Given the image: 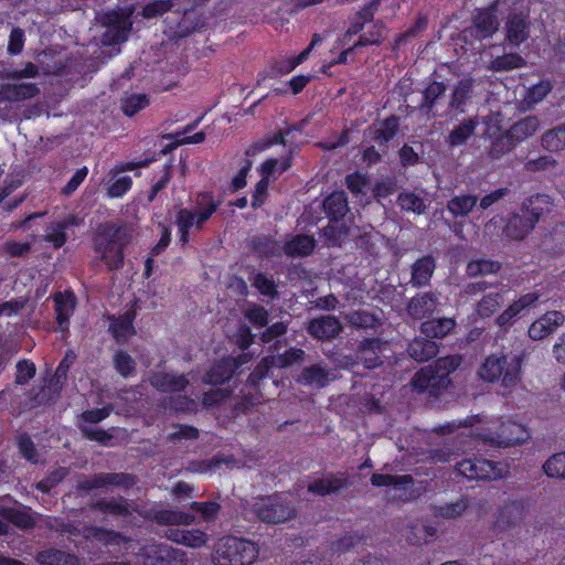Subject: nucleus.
<instances>
[{
    "mask_svg": "<svg viewBox=\"0 0 565 565\" xmlns=\"http://www.w3.org/2000/svg\"><path fill=\"white\" fill-rule=\"evenodd\" d=\"M134 230L124 221L105 222L98 225L94 236V250L109 271L124 266L125 249L131 243Z\"/></svg>",
    "mask_w": 565,
    "mask_h": 565,
    "instance_id": "1",
    "label": "nucleus"
},
{
    "mask_svg": "<svg viewBox=\"0 0 565 565\" xmlns=\"http://www.w3.org/2000/svg\"><path fill=\"white\" fill-rule=\"evenodd\" d=\"M525 353L499 351L489 354L478 370V376L486 383L501 381L504 388H513L521 382Z\"/></svg>",
    "mask_w": 565,
    "mask_h": 565,
    "instance_id": "2",
    "label": "nucleus"
},
{
    "mask_svg": "<svg viewBox=\"0 0 565 565\" xmlns=\"http://www.w3.org/2000/svg\"><path fill=\"white\" fill-rule=\"evenodd\" d=\"M554 204L548 194L537 193L525 199L519 213H512L504 226L507 237L524 239L539 223L541 217L552 212Z\"/></svg>",
    "mask_w": 565,
    "mask_h": 565,
    "instance_id": "3",
    "label": "nucleus"
},
{
    "mask_svg": "<svg viewBox=\"0 0 565 565\" xmlns=\"http://www.w3.org/2000/svg\"><path fill=\"white\" fill-rule=\"evenodd\" d=\"M259 555L258 545L245 537L227 535L218 540L213 562L215 565H252Z\"/></svg>",
    "mask_w": 565,
    "mask_h": 565,
    "instance_id": "4",
    "label": "nucleus"
},
{
    "mask_svg": "<svg viewBox=\"0 0 565 565\" xmlns=\"http://www.w3.org/2000/svg\"><path fill=\"white\" fill-rule=\"evenodd\" d=\"M253 512L264 523L280 524L296 516V509L280 493L259 497L253 504Z\"/></svg>",
    "mask_w": 565,
    "mask_h": 565,
    "instance_id": "5",
    "label": "nucleus"
},
{
    "mask_svg": "<svg viewBox=\"0 0 565 565\" xmlns=\"http://www.w3.org/2000/svg\"><path fill=\"white\" fill-rule=\"evenodd\" d=\"M477 436L484 445L500 448L525 443L530 433L524 425L509 419L500 420L493 428L489 427Z\"/></svg>",
    "mask_w": 565,
    "mask_h": 565,
    "instance_id": "6",
    "label": "nucleus"
},
{
    "mask_svg": "<svg viewBox=\"0 0 565 565\" xmlns=\"http://www.w3.org/2000/svg\"><path fill=\"white\" fill-rule=\"evenodd\" d=\"M498 11V0L492 1L484 8L476 9L471 19V26L461 32L463 42L468 43L469 38H475L479 42L491 39L500 26Z\"/></svg>",
    "mask_w": 565,
    "mask_h": 565,
    "instance_id": "7",
    "label": "nucleus"
},
{
    "mask_svg": "<svg viewBox=\"0 0 565 565\" xmlns=\"http://www.w3.org/2000/svg\"><path fill=\"white\" fill-rule=\"evenodd\" d=\"M456 470L467 479L476 481L499 480L503 478L504 472V468L500 462L476 456L458 461Z\"/></svg>",
    "mask_w": 565,
    "mask_h": 565,
    "instance_id": "8",
    "label": "nucleus"
},
{
    "mask_svg": "<svg viewBox=\"0 0 565 565\" xmlns=\"http://www.w3.org/2000/svg\"><path fill=\"white\" fill-rule=\"evenodd\" d=\"M541 298L540 291H531L521 295L512 303H510L499 316L494 322L501 330H509L518 319L525 316L530 309L534 308Z\"/></svg>",
    "mask_w": 565,
    "mask_h": 565,
    "instance_id": "9",
    "label": "nucleus"
},
{
    "mask_svg": "<svg viewBox=\"0 0 565 565\" xmlns=\"http://www.w3.org/2000/svg\"><path fill=\"white\" fill-rule=\"evenodd\" d=\"M70 534H77L79 531L72 525L65 530ZM81 535L89 542H96L104 547H120L128 542V539L118 531L106 529L98 525H85L81 530Z\"/></svg>",
    "mask_w": 565,
    "mask_h": 565,
    "instance_id": "10",
    "label": "nucleus"
},
{
    "mask_svg": "<svg viewBox=\"0 0 565 565\" xmlns=\"http://www.w3.org/2000/svg\"><path fill=\"white\" fill-rule=\"evenodd\" d=\"M146 565H185V553L167 544H149L143 547Z\"/></svg>",
    "mask_w": 565,
    "mask_h": 565,
    "instance_id": "11",
    "label": "nucleus"
},
{
    "mask_svg": "<svg viewBox=\"0 0 565 565\" xmlns=\"http://www.w3.org/2000/svg\"><path fill=\"white\" fill-rule=\"evenodd\" d=\"M351 486L350 477L347 472H330L327 478L312 480L307 491L318 497H326L339 493Z\"/></svg>",
    "mask_w": 565,
    "mask_h": 565,
    "instance_id": "12",
    "label": "nucleus"
},
{
    "mask_svg": "<svg viewBox=\"0 0 565 565\" xmlns=\"http://www.w3.org/2000/svg\"><path fill=\"white\" fill-rule=\"evenodd\" d=\"M53 302L57 330L62 333H68L71 318L77 305L76 297L72 290L57 291L53 295Z\"/></svg>",
    "mask_w": 565,
    "mask_h": 565,
    "instance_id": "13",
    "label": "nucleus"
},
{
    "mask_svg": "<svg viewBox=\"0 0 565 565\" xmlns=\"http://www.w3.org/2000/svg\"><path fill=\"white\" fill-rule=\"evenodd\" d=\"M524 502L523 500H508L498 510L497 519L493 523L495 533L514 529L523 519Z\"/></svg>",
    "mask_w": 565,
    "mask_h": 565,
    "instance_id": "14",
    "label": "nucleus"
},
{
    "mask_svg": "<svg viewBox=\"0 0 565 565\" xmlns=\"http://www.w3.org/2000/svg\"><path fill=\"white\" fill-rule=\"evenodd\" d=\"M383 347L380 338H364L356 345L355 356L365 369L374 370L383 363Z\"/></svg>",
    "mask_w": 565,
    "mask_h": 565,
    "instance_id": "15",
    "label": "nucleus"
},
{
    "mask_svg": "<svg viewBox=\"0 0 565 565\" xmlns=\"http://www.w3.org/2000/svg\"><path fill=\"white\" fill-rule=\"evenodd\" d=\"M438 294L434 291L417 292L406 303V312L414 320L430 317L437 309Z\"/></svg>",
    "mask_w": 565,
    "mask_h": 565,
    "instance_id": "16",
    "label": "nucleus"
},
{
    "mask_svg": "<svg viewBox=\"0 0 565 565\" xmlns=\"http://www.w3.org/2000/svg\"><path fill=\"white\" fill-rule=\"evenodd\" d=\"M436 259L433 255H424L411 265V278L407 282L412 288L422 289L430 285L436 270Z\"/></svg>",
    "mask_w": 565,
    "mask_h": 565,
    "instance_id": "17",
    "label": "nucleus"
},
{
    "mask_svg": "<svg viewBox=\"0 0 565 565\" xmlns=\"http://www.w3.org/2000/svg\"><path fill=\"white\" fill-rule=\"evenodd\" d=\"M110 321L108 332L118 344H125L130 337L136 334L134 321L136 319L135 310H127L122 315H108Z\"/></svg>",
    "mask_w": 565,
    "mask_h": 565,
    "instance_id": "18",
    "label": "nucleus"
},
{
    "mask_svg": "<svg viewBox=\"0 0 565 565\" xmlns=\"http://www.w3.org/2000/svg\"><path fill=\"white\" fill-rule=\"evenodd\" d=\"M341 321L334 316H321L309 321L307 331L318 340H332L342 331Z\"/></svg>",
    "mask_w": 565,
    "mask_h": 565,
    "instance_id": "19",
    "label": "nucleus"
},
{
    "mask_svg": "<svg viewBox=\"0 0 565 565\" xmlns=\"http://www.w3.org/2000/svg\"><path fill=\"white\" fill-rule=\"evenodd\" d=\"M505 40L513 46H519L530 35V23L527 15L522 12L509 13L505 25Z\"/></svg>",
    "mask_w": 565,
    "mask_h": 565,
    "instance_id": "20",
    "label": "nucleus"
},
{
    "mask_svg": "<svg viewBox=\"0 0 565 565\" xmlns=\"http://www.w3.org/2000/svg\"><path fill=\"white\" fill-rule=\"evenodd\" d=\"M564 321L565 316L561 311H547L531 323L527 334L532 340H542L553 333Z\"/></svg>",
    "mask_w": 565,
    "mask_h": 565,
    "instance_id": "21",
    "label": "nucleus"
},
{
    "mask_svg": "<svg viewBox=\"0 0 565 565\" xmlns=\"http://www.w3.org/2000/svg\"><path fill=\"white\" fill-rule=\"evenodd\" d=\"M151 386L161 393H180L189 385L185 374H173L169 372H154L149 380Z\"/></svg>",
    "mask_w": 565,
    "mask_h": 565,
    "instance_id": "22",
    "label": "nucleus"
},
{
    "mask_svg": "<svg viewBox=\"0 0 565 565\" xmlns=\"http://www.w3.org/2000/svg\"><path fill=\"white\" fill-rule=\"evenodd\" d=\"M40 94V88L35 83H1L0 103H18L32 99Z\"/></svg>",
    "mask_w": 565,
    "mask_h": 565,
    "instance_id": "23",
    "label": "nucleus"
},
{
    "mask_svg": "<svg viewBox=\"0 0 565 565\" xmlns=\"http://www.w3.org/2000/svg\"><path fill=\"white\" fill-rule=\"evenodd\" d=\"M236 373V364L233 356H225L214 362L203 375V383L221 385L228 382Z\"/></svg>",
    "mask_w": 565,
    "mask_h": 565,
    "instance_id": "24",
    "label": "nucleus"
},
{
    "mask_svg": "<svg viewBox=\"0 0 565 565\" xmlns=\"http://www.w3.org/2000/svg\"><path fill=\"white\" fill-rule=\"evenodd\" d=\"M147 518L158 525H191L194 523V515L179 510L172 509H151L147 513Z\"/></svg>",
    "mask_w": 565,
    "mask_h": 565,
    "instance_id": "25",
    "label": "nucleus"
},
{
    "mask_svg": "<svg viewBox=\"0 0 565 565\" xmlns=\"http://www.w3.org/2000/svg\"><path fill=\"white\" fill-rule=\"evenodd\" d=\"M317 246L312 235L296 234L287 239L282 245V253L291 258H303L310 256Z\"/></svg>",
    "mask_w": 565,
    "mask_h": 565,
    "instance_id": "26",
    "label": "nucleus"
},
{
    "mask_svg": "<svg viewBox=\"0 0 565 565\" xmlns=\"http://www.w3.org/2000/svg\"><path fill=\"white\" fill-rule=\"evenodd\" d=\"M78 218L74 214L66 215L63 220L52 222L47 225L44 241L50 243L54 248L63 247L67 241L66 230L71 226H77Z\"/></svg>",
    "mask_w": 565,
    "mask_h": 565,
    "instance_id": "27",
    "label": "nucleus"
},
{
    "mask_svg": "<svg viewBox=\"0 0 565 565\" xmlns=\"http://www.w3.org/2000/svg\"><path fill=\"white\" fill-rule=\"evenodd\" d=\"M297 147H289L287 154L282 157L280 160L277 158H268L266 159L259 167L258 173L260 174V180H265L269 183L270 178L275 174H281L292 167L294 157L297 154Z\"/></svg>",
    "mask_w": 565,
    "mask_h": 565,
    "instance_id": "28",
    "label": "nucleus"
},
{
    "mask_svg": "<svg viewBox=\"0 0 565 565\" xmlns=\"http://www.w3.org/2000/svg\"><path fill=\"white\" fill-rule=\"evenodd\" d=\"M322 210L330 223L344 218L349 211L348 196L344 191H333L322 201Z\"/></svg>",
    "mask_w": 565,
    "mask_h": 565,
    "instance_id": "29",
    "label": "nucleus"
},
{
    "mask_svg": "<svg viewBox=\"0 0 565 565\" xmlns=\"http://www.w3.org/2000/svg\"><path fill=\"white\" fill-rule=\"evenodd\" d=\"M479 122L476 117L463 118L445 138L448 148L465 146L475 134Z\"/></svg>",
    "mask_w": 565,
    "mask_h": 565,
    "instance_id": "30",
    "label": "nucleus"
},
{
    "mask_svg": "<svg viewBox=\"0 0 565 565\" xmlns=\"http://www.w3.org/2000/svg\"><path fill=\"white\" fill-rule=\"evenodd\" d=\"M0 516L22 531L32 530L36 524L28 507H23V510L13 507H1Z\"/></svg>",
    "mask_w": 565,
    "mask_h": 565,
    "instance_id": "31",
    "label": "nucleus"
},
{
    "mask_svg": "<svg viewBox=\"0 0 565 565\" xmlns=\"http://www.w3.org/2000/svg\"><path fill=\"white\" fill-rule=\"evenodd\" d=\"M407 351L412 359L418 362H426L437 355L439 345L436 341L424 335L415 338L409 342Z\"/></svg>",
    "mask_w": 565,
    "mask_h": 565,
    "instance_id": "32",
    "label": "nucleus"
},
{
    "mask_svg": "<svg viewBox=\"0 0 565 565\" xmlns=\"http://www.w3.org/2000/svg\"><path fill=\"white\" fill-rule=\"evenodd\" d=\"M456 327L454 318L428 319L420 324V332L430 340H441Z\"/></svg>",
    "mask_w": 565,
    "mask_h": 565,
    "instance_id": "33",
    "label": "nucleus"
},
{
    "mask_svg": "<svg viewBox=\"0 0 565 565\" xmlns=\"http://www.w3.org/2000/svg\"><path fill=\"white\" fill-rule=\"evenodd\" d=\"M508 130L497 128L490 134V147L488 154L491 159H500L516 147Z\"/></svg>",
    "mask_w": 565,
    "mask_h": 565,
    "instance_id": "34",
    "label": "nucleus"
},
{
    "mask_svg": "<svg viewBox=\"0 0 565 565\" xmlns=\"http://www.w3.org/2000/svg\"><path fill=\"white\" fill-rule=\"evenodd\" d=\"M90 510L110 514L117 518H127L131 514L130 504L120 497L119 499H99L89 504Z\"/></svg>",
    "mask_w": 565,
    "mask_h": 565,
    "instance_id": "35",
    "label": "nucleus"
},
{
    "mask_svg": "<svg viewBox=\"0 0 565 565\" xmlns=\"http://www.w3.org/2000/svg\"><path fill=\"white\" fill-rule=\"evenodd\" d=\"M380 127L371 131L372 139L380 147H387L388 142L392 141L399 131V117L391 115L387 118L380 121Z\"/></svg>",
    "mask_w": 565,
    "mask_h": 565,
    "instance_id": "36",
    "label": "nucleus"
},
{
    "mask_svg": "<svg viewBox=\"0 0 565 565\" xmlns=\"http://www.w3.org/2000/svg\"><path fill=\"white\" fill-rule=\"evenodd\" d=\"M249 246L254 254L263 259L279 257L282 253L280 243L267 235L254 236L250 239Z\"/></svg>",
    "mask_w": 565,
    "mask_h": 565,
    "instance_id": "37",
    "label": "nucleus"
},
{
    "mask_svg": "<svg viewBox=\"0 0 565 565\" xmlns=\"http://www.w3.org/2000/svg\"><path fill=\"white\" fill-rule=\"evenodd\" d=\"M36 562L40 565H79L75 554L53 547L39 552Z\"/></svg>",
    "mask_w": 565,
    "mask_h": 565,
    "instance_id": "38",
    "label": "nucleus"
},
{
    "mask_svg": "<svg viewBox=\"0 0 565 565\" xmlns=\"http://www.w3.org/2000/svg\"><path fill=\"white\" fill-rule=\"evenodd\" d=\"M540 127V121L535 116H526L514 122L508 132L511 135L516 145L533 136Z\"/></svg>",
    "mask_w": 565,
    "mask_h": 565,
    "instance_id": "39",
    "label": "nucleus"
},
{
    "mask_svg": "<svg viewBox=\"0 0 565 565\" xmlns=\"http://www.w3.org/2000/svg\"><path fill=\"white\" fill-rule=\"evenodd\" d=\"M174 223L178 227L179 242L185 246L190 242V231L195 227L194 211L188 207H181L175 212Z\"/></svg>",
    "mask_w": 565,
    "mask_h": 565,
    "instance_id": "40",
    "label": "nucleus"
},
{
    "mask_svg": "<svg viewBox=\"0 0 565 565\" xmlns=\"http://www.w3.org/2000/svg\"><path fill=\"white\" fill-rule=\"evenodd\" d=\"M541 145L550 152L565 150V122L546 130L541 137Z\"/></svg>",
    "mask_w": 565,
    "mask_h": 565,
    "instance_id": "41",
    "label": "nucleus"
},
{
    "mask_svg": "<svg viewBox=\"0 0 565 565\" xmlns=\"http://www.w3.org/2000/svg\"><path fill=\"white\" fill-rule=\"evenodd\" d=\"M477 196L472 194L456 195L447 202V210L455 218L467 216L477 205Z\"/></svg>",
    "mask_w": 565,
    "mask_h": 565,
    "instance_id": "42",
    "label": "nucleus"
},
{
    "mask_svg": "<svg viewBox=\"0 0 565 565\" xmlns=\"http://www.w3.org/2000/svg\"><path fill=\"white\" fill-rule=\"evenodd\" d=\"M470 505V499L467 495H461L457 501L435 505L433 509L436 518L456 519L460 516Z\"/></svg>",
    "mask_w": 565,
    "mask_h": 565,
    "instance_id": "43",
    "label": "nucleus"
},
{
    "mask_svg": "<svg viewBox=\"0 0 565 565\" xmlns=\"http://www.w3.org/2000/svg\"><path fill=\"white\" fill-rule=\"evenodd\" d=\"M397 204L402 211L423 214L427 209L426 200L413 191H402L397 195Z\"/></svg>",
    "mask_w": 565,
    "mask_h": 565,
    "instance_id": "44",
    "label": "nucleus"
},
{
    "mask_svg": "<svg viewBox=\"0 0 565 565\" xmlns=\"http://www.w3.org/2000/svg\"><path fill=\"white\" fill-rule=\"evenodd\" d=\"M525 65L524 58L518 53H505L490 60L488 68L492 72H508Z\"/></svg>",
    "mask_w": 565,
    "mask_h": 565,
    "instance_id": "45",
    "label": "nucleus"
},
{
    "mask_svg": "<svg viewBox=\"0 0 565 565\" xmlns=\"http://www.w3.org/2000/svg\"><path fill=\"white\" fill-rule=\"evenodd\" d=\"M149 105L150 99L146 94L131 93L122 96L120 99V108L122 113L128 117L135 116L140 110L147 108Z\"/></svg>",
    "mask_w": 565,
    "mask_h": 565,
    "instance_id": "46",
    "label": "nucleus"
},
{
    "mask_svg": "<svg viewBox=\"0 0 565 565\" xmlns=\"http://www.w3.org/2000/svg\"><path fill=\"white\" fill-rule=\"evenodd\" d=\"M503 294L500 291L484 295L476 305V313L482 318H490L501 307Z\"/></svg>",
    "mask_w": 565,
    "mask_h": 565,
    "instance_id": "47",
    "label": "nucleus"
},
{
    "mask_svg": "<svg viewBox=\"0 0 565 565\" xmlns=\"http://www.w3.org/2000/svg\"><path fill=\"white\" fill-rule=\"evenodd\" d=\"M446 92V85L443 82L433 81L428 83L423 92V102L419 106L423 113L429 114L436 106L437 99Z\"/></svg>",
    "mask_w": 565,
    "mask_h": 565,
    "instance_id": "48",
    "label": "nucleus"
},
{
    "mask_svg": "<svg viewBox=\"0 0 565 565\" xmlns=\"http://www.w3.org/2000/svg\"><path fill=\"white\" fill-rule=\"evenodd\" d=\"M385 29L386 25L382 20L374 21L372 28L359 36L358 41L354 43V47L381 45L385 39Z\"/></svg>",
    "mask_w": 565,
    "mask_h": 565,
    "instance_id": "49",
    "label": "nucleus"
},
{
    "mask_svg": "<svg viewBox=\"0 0 565 565\" xmlns=\"http://www.w3.org/2000/svg\"><path fill=\"white\" fill-rule=\"evenodd\" d=\"M113 365L116 372L125 377H131L136 374L137 363L135 359L125 350H118L113 356Z\"/></svg>",
    "mask_w": 565,
    "mask_h": 565,
    "instance_id": "50",
    "label": "nucleus"
},
{
    "mask_svg": "<svg viewBox=\"0 0 565 565\" xmlns=\"http://www.w3.org/2000/svg\"><path fill=\"white\" fill-rule=\"evenodd\" d=\"M371 483L377 488L393 486L398 489H405L406 486H412L414 483V478L411 475L394 476L373 473L371 477Z\"/></svg>",
    "mask_w": 565,
    "mask_h": 565,
    "instance_id": "51",
    "label": "nucleus"
},
{
    "mask_svg": "<svg viewBox=\"0 0 565 565\" xmlns=\"http://www.w3.org/2000/svg\"><path fill=\"white\" fill-rule=\"evenodd\" d=\"M366 536L359 531L348 532L330 544V551L337 554H344L355 545L365 542Z\"/></svg>",
    "mask_w": 565,
    "mask_h": 565,
    "instance_id": "52",
    "label": "nucleus"
},
{
    "mask_svg": "<svg viewBox=\"0 0 565 565\" xmlns=\"http://www.w3.org/2000/svg\"><path fill=\"white\" fill-rule=\"evenodd\" d=\"M15 445L22 458L32 465L39 463L40 454L34 441L28 433L19 434L15 438Z\"/></svg>",
    "mask_w": 565,
    "mask_h": 565,
    "instance_id": "53",
    "label": "nucleus"
},
{
    "mask_svg": "<svg viewBox=\"0 0 565 565\" xmlns=\"http://www.w3.org/2000/svg\"><path fill=\"white\" fill-rule=\"evenodd\" d=\"M501 267V264L497 260L480 258L469 260L466 271L469 277H477L488 274H497L500 271Z\"/></svg>",
    "mask_w": 565,
    "mask_h": 565,
    "instance_id": "54",
    "label": "nucleus"
},
{
    "mask_svg": "<svg viewBox=\"0 0 565 565\" xmlns=\"http://www.w3.org/2000/svg\"><path fill=\"white\" fill-rule=\"evenodd\" d=\"M300 377L307 385L316 384L319 387H324L329 383V374L327 370L319 364L303 367Z\"/></svg>",
    "mask_w": 565,
    "mask_h": 565,
    "instance_id": "55",
    "label": "nucleus"
},
{
    "mask_svg": "<svg viewBox=\"0 0 565 565\" xmlns=\"http://www.w3.org/2000/svg\"><path fill=\"white\" fill-rule=\"evenodd\" d=\"M166 406L175 414H194L198 411L196 402L186 395L170 396L166 399Z\"/></svg>",
    "mask_w": 565,
    "mask_h": 565,
    "instance_id": "56",
    "label": "nucleus"
},
{
    "mask_svg": "<svg viewBox=\"0 0 565 565\" xmlns=\"http://www.w3.org/2000/svg\"><path fill=\"white\" fill-rule=\"evenodd\" d=\"M472 94V84L469 81H460L454 88L449 106L452 109L465 111V105Z\"/></svg>",
    "mask_w": 565,
    "mask_h": 565,
    "instance_id": "57",
    "label": "nucleus"
},
{
    "mask_svg": "<svg viewBox=\"0 0 565 565\" xmlns=\"http://www.w3.org/2000/svg\"><path fill=\"white\" fill-rule=\"evenodd\" d=\"M274 366L275 356L263 358L247 376L246 384L250 387H257L260 381L269 375V372Z\"/></svg>",
    "mask_w": 565,
    "mask_h": 565,
    "instance_id": "58",
    "label": "nucleus"
},
{
    "mask_svg": "<svg viewBox=\"0 0 565 565\" xmlns=\"http://www.w3.org/2000/svg\"><path fill=\"white\" fill-rule=\"evenodd\" d=\"M349 324L355 329H373L380 323V319L365 310H355L347 318Z\"/></svg>",
    "mask_w": 565,
    "mask_h": 565,
    "instance_id": "59",
    "label": "nucleus"
},
{
    "mask_svg": "<svg viewBox=\"0 0 565 565\" xmlns=\"http://www.w3.org/2000/svg\"><path fill=\"white\" fill-rule=\"evenodd\" d=\"M103 483L105 487H119L130 489L136 484V476L128 472H102Z\"/></svg>",
    "mask_w": 565,
    "mask_h": 565,
    "instance_id": "60",
    "label": "nucleus"
},
{
    "mask_svg": "<svg viewBox=\"0 0 565 565\" xmlns=\"http://www.w3.org/2000/svg\"><path fill=\"white\" fill-rule=\"evenodd\" d=\"M68 470L64 467H58L50 471L43 479H41L35 488L42 493H50L58 483H61L66 476Z\"/></svg>",
    "mask_w": 565,
    "mask_h": 565,
    "instance_id": "61",
    "label": "nucleus"
},
{
    "mask_svg": "<svg viewBox=\"0 0 565 565\" xmlns=\"http://www.w3.org/2000/svg\"><path fill=\"white\" fill-rule=\"evenodd\" d=\"M547 477L565 479V451L552 455L543 465Z\"/></svg>",
    "mask_w": 565,
    "mask_h": 565,
    "instance_id": "62",
    "label": "nucleus"
},
{
    "mask_svg": "<svg viewBox=\"0 0 565 565\" xmlns=\"http://www.w3.org/2000/svg\"><path fill=\"white\" fill-rule=\"evenodd\" d=\"M189 508L191 511L200 513L204 521L210 522L217 518V514L221 510V504L216 501H193L190 503Z\"/></svg>",
    "mask_w": 565,
    "mask_h": 565,
    "instance_id": "63",
    "label": "nucleus"
},
{
    "mask_svg": "<svg viewBox=\"0 0 565 565\" xmlns=\"http://www.w3.org/2000/svg\"><path fill=\"white\" fill-rule=\"evenodd\" d=\"M232 395L230 388H212L202 395V404L206 408L222 405Z\"/></svg>",
    "mask_w": 565,
    "mask_h": 565,
    "instance_id": "64",
    "label": "nucleus"
}]
</instances>
